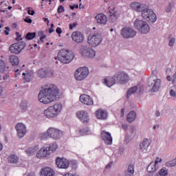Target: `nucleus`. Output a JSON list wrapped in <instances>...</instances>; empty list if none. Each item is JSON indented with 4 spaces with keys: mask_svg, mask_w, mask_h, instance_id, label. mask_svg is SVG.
<instances>
[{
    "mask_svg": "<svg viewBox=\"0 0 176 176\" xmlns=\"http://www.w3.org/2000/svg\"><path fill=\"white\" fill-rule=\"evenodd\" d=\"M138 91V87L133 86L131 88H129L126 92V98H130L133 94H135L137 91Z\"/></svg>",
    "mask_w": 176,
    "mask_h": 176,
    "instance_id": "nucleus-29",
    "label": "nucleus"
},
{
    "mask_svg": "<svg viewBox=\"0 0 176 176\" xmlns=\"http://www.w3.org/2000/svg\"><path fill=\"white\" fill-rule=\"evenodd\" d=\"M120 116H121V118H124V109H122Z\"/></svg>",
    "mask_w": 176,
    "mask_h": 176,
    "instance_id": "nucleus-59",
    "label": "nucleus"
},
{
    "mask_svg": "<svg viewBox=\"0 0 176 176\" xmlns=\"http://www.w3.org/2000/svg\"><path fill=\"white\" fill-rule=\"evenodd\" d=\"M16 41H23V38H21V34H19V32H16Z\"/></svg>",
    "mask_w": 176,
    "mask_h": 176,
    "instance_id": "nucleus-51",
    "label": "nucleus"
},
{
    "mask_svg": "<svg viewBox=\"0 0 176 176\" xmlns=\"http://www.w3.org/2000/svg\"><path fill=\"white\" fill-rule=\"evenodd\" d=\"M12 28H17V23H12Z\"/></svg>",
    "mask_w": 176,
    "mask_h": 176,
    "instance_id": "nucleus-63",
    "label": "nucleus"
},
{
    "mask_svg": "<svg viewBox=\"0 0 176 176\" xmlns=\"http://www.w3.org/2000/svg\"><path fill=\"white\" fill-rule=\"evenodd\" d=\"M89 131L90 130L89 129V128H87V129L80 130V133L82 135H85V134H87V133H89Z\"/></svg>",
    "mask_w": 176,
    "mask_h": 176,
    "instance_id": "nucleus-41",
    "label": "nucleus"
},
{
    "mask_svg": "<svg viewBox=\"0 0 176 176\" xmlns=\"http://www.w3.org/2000/svg\"><path fill=\"white\" fill-rule=\"evenodd\" d=\"M38 149H39V148L38 147V146H35L34 147H29V148H26L25 153L29 156H32V155H35V153Z\"/></svg>",
    "mask_w": 176,
    "mask_h": 176,
    "instance_id": "nucleus-30",
    "label": "nucleus"
},
{
    "mask_svg": "<svg viewBox=\"0 0 176 176\" xmlns=\"http://www.w3.org/2000/svg\"><path fill=\"white\" fill-rule=\"evenodd\" d=\"M15 129L17 132V137L19 138H23L25 135V133H27V129H25V125L23 123H18Z\"/></svg>",
    "mask_w": 176,
    "mask_h": 176,
    "instance_id": "nucleus-17",
    "label": "nucleus"
},
{
    "mask_svg": "<svg viewBox=\"0 0 176 176\" xmlns=\"http://www.w3.org/2000/svg\"><path fill=\"white\" fill-rule=\"evenodd\" d=\"M175 5V3L174 2V1H170L168 3V4L166 6L165 12L166 13H170L171 9H173V8H174Z\"/></svg>",
    "mask_w": 176,
    "mask_h": 176,
    "instance_id": "nucleus-34",
    "label": "nucleus"
},
{
    "mask_svg": "<svg viewBox=\"0 0 176 176\" xmlns=\"http://www.w3.org/2000/svg\"><path fill=\"white\" fill-rule=\"evenodd\" d=\"M76 116L80 119V120H81V122H82V123H89V120H90V118H89V114L85 111H78Z\"/></svg>",
    "mask_w": 176,
    "mask_h": 176,
    "instance_id": "nucleus-23",
    "label": "nucleus"
},
{
    "mask_svg": "<svg viewBox=\"0 0 176 176\" xmlns=\"http://www.w3.org/2000/svg\"><path fill=\"white\" fill-rule=\"evenodd\" d=\"M21 108L23 111H25L27 109V102H21Z\"/></svg>",
    "mask_w": 176,
    "mask_h": 176,
    "instance_id": "nucleus-47",
    "label": "nucleus"
},
{
    "mask_svg": "<svg viewBox=\"0 0 176 176\" xmlns=\"http://www.w3.org/2000/svg\"><path fill=\"white\" fill-rule=\"evenodd\" d=\"M137 118V113L135 111H131L127 115L126 120L129 123H133L135 120V118Z\"/></svg>",
    "mask_w": 176,
    "mask_h": 176,
    "instance_id": "nucleus-28",
    "label": "nucleus"
},
{
    "mask_svg": "<svg viewBox=\"0 0 176 176\" xmlns=\"http://www.w3.org/2000/svg\"><path fill=\"white\" fill-rule=\"evenodd\" d=\"M25 23H28V24H31L32 23V19H30L29 17H26L24 19Z\"/></svg>",
    "mask_w": 176,
    "mask_h": 176,
    "instance_id": "nucleus-52",
    "label": "nucleus"
},
{
    "mask_svg": "<svg viewBox=\"0 0 176 176\" xmlns=\"http://www.w3.org/2000/svg\"><path fill=\"white\" fill-rule=\"evenodd\" d=\"M74 57H75L74 52L69 50H60L58 53V60L63 64L71 63L74 60Z\"/></svg>",
    "mask_w": 176,
    "mask_h": 176,
    "instance_id": "nucleus-3",
    "label": "nucleus"
},
{
    "mask_svg": "<svg viewBox=\"0 0 176 176\" xmlns=\"http://www.w3.org/2000/svg\"><path fill=\"white\" fill-rule=\"evenodd\" d=\"M149 6L146 4H141L140 3H131V8L137 10V12H142V13L145 11L146 9H148Z\"/></svg>",
    "mask_w": 176,
    "mask_h": 176,
    "instance_id": "nucleus-22",
    "label": "nucleus"
},
{
    "mask_svg": "<svg viewBox=\"0 0 176 176\" xmlns=\"http://www.w3.org/2000/svg\"><path fill=\"white\" fill-rule=\"evenodd\" d=\"M167 174V170L164 168H162L160 170V175L161 176H166Z\"/></svg>",
    "mask_w": 176,
    "mask_h": 176,
    "instance_id": "nucleus-43",
    "label": "nucleus"
},
{
    "mask_svg": "<svg viewBox=\"0 0 176 176\" xmlns=\"http://www.w3.org/2000/svg\"><path fill=\"white\" fill-rule=\"evenodd\" d=\"M63 12H65V9L64 8V6H60L58 8V13H63Z\"/></svg>",
    "mask_w": 176,
    "mask_h": 176,
    "instance_id": "nucleus-45",
    "label": "nucleus"
},
{
    "mask_svg": "<svg viewBox=\"0 0 176 176\" xmlns=\"http://www.w3.org/2000/svg\"><path fill=\"white\" fill-rule=\"evenodd\" d=\"M156 170V164L153 162H151L147 167V171L148 173H155Z\"/></svg>",
    "mask_w": 176,
    "mask_h": 176,
    "instance_id": "nucleus-35",
    "label": "nucleus"
},
{
    "mask_svg": "<svg viewBox=\"0 0 176 176\" xmlns=\"http://www.w3.org/2000/svg\"><path fill=\"white\" fill-rule=\"evenodd\" d=\"M133 138H133V136H131V135L126 136L125 142L126 144H129V142H130V141H131L133 140Z\"/></svg>",
    "mask_w": 176,
    "mask_h": 176,
    "instance_id": "nucleus-46",
    "label": "nucleus"
},
{
    "mask_svg": "<svg viewBox=\"0 0 176 176\" xmlns=\"http://www.w3.org/2000/svg\"><path fill=\"white\" fill-rule=\"evenodd\" d=\"M148 87L151 89V91L152 93H155L156 91H159V89H160V86L162 85V80L160 79H152L150 78L148 80Z\"/></svg>",
    "mask_w": 176,
    "mask_h": 176,
    "instance_id": "nucleus-11",
    "label": "nucleus"
},
{
    "mask_svg": "<svg viewBox=\"0 0 176 176\" xmlns=\"http://www.w3.org/2000/svg\"><path fill=\"white\" fill-rule=\"evenodd\" d=\"M56 34H58V35L63 34V30H61L60 28H57L56 30Z\"/></svg>",
    "mask_w": 176,
    "mask_h": 176,
    "instance_id": "nucleus-54",
    "label": "nucleus"
},
{
    "mask_svg": "<svg viewBox=\"0 0 176 176\" xmlns=\"http://www.w3.org/2000/svg\"><path fill=\"white\" fill-rule=\"evenodd\" d=\"M101 138L107 145H112V136L109 132L102 131L101 133Z\"/></svg>",
    "mask_w": 176,
    "mask_h": 176,
    "instance_id": "nucleus-21",
    "label": "nucleus"
},
{
    "mask_svg": "<svg viewBox=\"0 0 176 176\" xmlns=\"http://www.w3.org/2000/svg\"><path fill=\"white\" fill-rule=\"evenodd\" d=\"M116 78L117 80V83H120V85H126V83L130 80L129 74L123 72L116 74Z\"/></svg>",
    "mask_w": 176,
    "mask_h": 176,
    "instance_id": "nucleus-13",
    "label": "nucleus"
},
{
    "mask_svg": "<svg viewBox=\"0 0 176 176\" xmlns=\"http://www.w3.org/2000/svg\"><path fill=\"white\" fill-rule=\"evenodd\" d=\"M78 25V23L76 22H74L73 23H70L69 24V30H73L74 28H75V27Z\"/></svg>",
    "mask_w": 176,
    "mask_h": 176,
    "instance_id": "nucleus-50",
    "label": "nucleus"
},
{
    "mask_svg": "<svg viewBox=\"0 0 176 176\" xmlns=\"http://www.w3.org/2000/svg\"><path fill=\"white\" fill-rule=\"evenodd\" d=\"M47 133L50 138L54 140H60V137L63 135V132L55 128H50L47 131Z\"/></svg>",
    "mask_w": 176,
    "mask_h": 176,
    "instance_id": "nucleus-14",
    "label": "nucleus"
},
{
    "mask_svg": "<svg viewBox=\"0 0 176 176\" xmlns=\"http://www.w3.org/2000/svg\"><path fill=\"white\" fill-rule=\"evenodd\" d=\"M140 149L143 153H148L151 151V142L145 138L140 144Z\"/></svg>",
    "mask_w": 176,
    "mask_h": 176,
    "instance_id": "nucleus-19",
    "label": "nucleus"
},
{
    "mask_svg": "<svg viewBox=\"0 0 176 176\" xmlns=\"http://www.w3.org/2000/svg\"><path fill=\"white\" fill-rule=\"evenodd\" d=\"M43 20L45 22L47 21V25H49V19L47 18H43Z\"/></svg>",
    "mask_w": 176,
    "mask_h": 176,
    "instance_id": "nucleus-61",
    "label": "nucleus"
},
{
    "mask_svg": "<svg viewBox=\"0 0 176 176\" xmlns=\"http://www.w3.org/2000/svg\"><path fill=\"white\" fill-rule=\"evenodd\" d=\"M134 27L140 34H149V31H151L148 23L142 20L136 19L134 22Z\"/></svg>",
    "mask_w": 176,
    "mask_h": 176,
    "instance_id": "nucleus-5",
    "label": "nucleus"
},
{
    "mask_svg": "<svg viewBox=\"0 0 176 176\" xmlns=\"http://www.w3.org/2000/svg\"><path fill=\"white\" fill-rule=\"evenodd\" d=\"M56 164L58 168H68L69 167V161L58 157L56 159Z\"/></svg>",
    "mask_w": 176,
    "mask_h": 176,
    "instance_id": "nucleus-16",
    "label": "nucleus"
},
{
    "mask_svg": "<svg viewBox=\"0 0 176 176\" xmlns=\"http://www.w3.org/2000/svg\"><path fill=\"white\" fill-rule=\"evenodd\" d=\"M135 133H136V131H135V127H134V126H131V137H132V138H135Z\"/></svg>",
    "mask_w": 176,
    "mask_h": 176,
    "instance_id": "nucleus-42",
    "label": "nucleus"
},
{
    "mask_svg": "<svg viewBox=\"0 0 176 176\" xmlns=\"http://www.w3.org/2000/svg\"><path fill=\"white\" fill-rule=\"evenodd\" d=\"M63 109V104L60 103L55 104L54 106L48 107L44 111V115L46 118L52 119V118H57Z\"/></svg>",
    "mask_w": 176,
    "mask_h": 176,
    "instance_id": "nucleus-2",
    "label": "nucleus"
},
{
    "mask_svg": "<svg viewBox=\"0 0 176 176\" xmlns=\"http://www.w3.org/2000/svg\"><path fill=\"white\" fill-rule=\"evenodd\" d=\"M31 8H28V14H30V16H34V14H35V11L34 10H30Z\"/></svg>",
    "mask_w": 176,
    "mask_h": 176,
    "instance_id": "nucleus-49",
    "label": "nucleus"
},
{
    "mask_svg": "<svg viewBox=\"0 0 176 176\" xmlns=\"http://www.w3.org/2000/svg\"><path fill=\"white\" fill-rule=\"evenodd\" d=\"M134 174L133 173H130V172H125V176H133Z\"/></svg>",
    "mask_w": 176,
    "mask_h": 176,
    "instance_id": "nucleus-58",
    "label": "nucleus"
},
{
    "mask_svg": "<svg viewBox=\"0 0 176 176\" xmlns=\"http://www.w3.org/2000/svg\"><path fill=\"white\" fill-rule=\"evenodd\" d=\"M41 140H47V137H49V134L47 133H41L40 135Z\"/></svg>",
    "mask_w": 176,
    "mask_h": 176,
    "instance_id": "nucleus-44",
    "label": "nucleus"
},
{
    "mask_svg": "<svg viewBox=\"0 0 176 176\" xmlns=\"http://www.w3.org/2000/svg\"><path fill=\"white\" fill-rule=\"evenodd\" d=\"M166 167H175L176 166V158L172 161L167 162L166 163Z\"/></svg>",
    "mask_w": 176,
    "mask_h": 176,
    "instance_id": "nucleus-39",
    "label": "nucleus"
},
{
    "mask_svg": "<svg viewBox=\"0 0 176 176\" xmlns=\"http://www.w3.org/2000/svg\"><path fill=\"white\" fill-rule=\"evenodd\" d=\"M116 82H118V80L116 79V76L111 78L109 80L107 78L104 79V85H106L107 87H111V86H113V85H115Z\"/></svg>",
    "mask_w": 176,
    "mask_h": 176,
    "instance_id": "nucleus-27",
    "label": "nucleus"
},
{
    "mask_svg": "<svg viewBox=\"0 0 176 176\" xmlns=\"http://www.w3.org/2000/svg\"><path fill=\"white\" fill-rule=\"evenodd\" d=\"M60 97L58 87L53 84H47L38 94V101L43 104H50L57 101Z\"/></svg>",
    "mask_w": 176,
    "mask_h": 176,
    "instance_id": "nucleus-1",
    "label": "nucleus"
},
{
    "mask_svg": "<svg viewBox=\"0 0 176 176\" xmlns=\"http://www.w3.org/2000/svg\"><path fill=\"white\" fill-rule=\"evenodd\" d=\"M72 38L74 42L76 43H82L85 41V36L79 31L74 32L72 34Z\"/></svg>",
    "mask_w": 176,
    "mask_h": 176,
    "instance_id": "nucleus-18",
    "label": "nucleus"
},
{
    "mask_svg": "<svg viewBox=\"0 0 176 176\" xmlns=\"http://www.w3.org/2000/svg\"><path fill=\"white\" fill-rule=\"evenodd\" d=\"M25 42L19 41L11 45L10 47V51L11 53H14V54H19L24 47H25Z\"/></svg>",
    "mask_w": 176,
    "mask_h": 176,
    "instance_id": "nucleus-10",
    "label": "nucleus"
},
{
    "mask_svg": "<svg viewBox=\"0 0 176 176\" xmlns=\"http://www.w3.org/2000/svg\"><path fill=\"white\" fill-rule=\"evenodd\" d=\"M38 35L40 36V38L42 36H46V35H45V33H43V31H39L38 32Z\"/></svg>",
    "mask_w": 176,
    "mask_h": 176,
    "instance_id": "nucleus-56",
    "label": "nucleus"
},
{
    "mask_svg": "<svg viewBox=\"0 0 176 176\" xmlns=\"http://www.w3.org/2000/svg\"><path fill=\"white\" fill-rule=\"evenodd\" d=\"M95 19L98 24H102L103 25H105L107 24V21H108L107 16L102 13L97 14L95 16Z\"/></svg>",
    "mask_w": 176,
    "mask_h": 176,
    "instance_id": "nucleus-24",
    "label": "nucleus"
},
{
    "mask_svg": "<svg viewBox=\"0 0 176 176\" xmlns=\"http://www.w3.org/2000/svg\"><path fill=\"white\" fill-rule=\"evenodd\" d=\"M80 101L82 102V104H84L85 105H93L94 104V102H93V99L90 96L87 94H82L80 96Z\"/></svg>",
    "mask_w": 176,
    "mask_h": 176,
    "instance_id": "nucleus-20",
    "label": "nucleus"
},
{
    "mask_svg": "<svg viewBox=\"0 0 176 176\" xmlns=\"http://www.w3.org/2000/svg\"><path fill=\"white\" fill-rule=\"evenodd\" d=\"M126 173H132V174H134V165L130 164L128 166V169L126 170Z\"/></svg>",
    "mask_w": 176,
    "mask_h": 176,
    "instance_id": "nucleus-40",
    "label": "nucleus"
},
{
    "mask_svg": "<svg viewBox=\"0 0 176 176\" xmlns=\"http://www.w3.org/2000/svg\"><path fill=\"white\" fill-rule=\"evenodd\" d=\"M109 16L113 21H116V20H118V12H116L115 9L109 11Z\"/></svg>",
    "mask_w": 176,
    "mask_h": 176,
    "instance_id": "nucleus-33",
    "label": "nucleus"
},
{
    "mask_svg": "<svg viewBox=\"0 0 176 176\" xmlns=\"http://www.w3.org/2000/svg\"><path fill=\"white\" fill-rule=\"evenodd\" d=\"M175 43V38L173 37L169 40V46H174Z\"/></svg>",
    "mask_w": 176,
    "mask_h": 176,
    "instance_id": "nucleus-48",
    "label": "nucleus"
},
{
    "mask_svg": "<svg viewBox=\"0 0 176 176\" xmlns=\"http://www.w3.org/2000/svg\"><path fill=\"white\" fill-rule=\"evenodd\" d=\"M96 117L98 119H107V118L108 117V113H107V111H103L102 109H98V111H96Z\"/></svg>",
    "mask_w": 176,
    "mask_h": 176,
    "instance_id": "nucleus-26",
    "label": "nucleus"
},
{
    "mask_svg": "<svg viewBox=\"0 0 176 176\" xmlns=\"http://www.w3.org/2000/svg\"><path fill=\"white\" fill-rule=\"evenodd\" d=\"M5 71H6V65H5V62L0 60V72L3 73Z\"/></svg>",
    "mask_w": 176,
    "mask_h": 176,
    "instance_id": "nucleus-38",
    "label": "nucleus"
},
{
    "mask_svg": "<svg viewBox=\"0 0 176 176\" xmlns=\"http://www.w3.org/2000/svg\"><path fill=\"white\" fill-rule=\"evenodd\" d=\"M48 32H49V34H52V32H54V29H53V28H50L48 30Z\"/></svg>",
    "mask_w": 176,
    "mask_h": 176,
    "instance_id": "nucleus-60",
    "label": "nucleus"
},
{
    "mask_svg": "<svg viewBox=\"0 0 176 176\" xmlns=\"http://www.w3.org/2000/svg\"><path fill=\"white\" fill-rule=\"evenodd\" d=\"M170 96L173 98V100H176V85H174L170 89Z\"/></svg>",
    "mask_w": 176,
    "mask_h": 176,
    "instance_id": "nucleus-37",
    "label": "nucleus"
},
{
    "mask_svg": "<svg viewBox=\"0 0 176 176\" xmlns=\"http://www.w3.org/2000/svg\"><path fill=\"white\" fill-rule=\"evenodd\" d=\"M155 116H157V118H159V116H160V111H155Z\"/></svg>",
    "mask_w": 176,
    "mask_h": 176,
    "instance_id": "nucleus-62",
    "label": "nucleus"
},
{
    "mask_svg": "<svg viewBox=\"0 0 176 176\" xmlns=\"http://www.w3.org/2000/svg\"><path fill=\"white\" fill-rule=\"evenodd\" d=\"M142 17L146 20V21H150L151 23H155L156 20H157V17L156 16V14L153 12V10L149 7H147L143 12H142Z\"/></svg>",
    "mask_w": 176,
    "mask_h": 176,
    "instance_id": "nucleus-6",
    "label": "nucleus"
},
{
    "mask_svg": "<svg viewBox=\"0 0 176 176\" xmlns=\"http://www.w3.org/2000/svg\"><path fill=\"white\" fill-rule=\"evenodd\" d=\"M88 75L89 68L87 67H80L74 73L75 78L77 80H83V79L87 78Z\"/></svg>",
    "mask_w": 176,
    "mask_h": 176,
    "instance_id": "nucleus-8",
    "label": "nucleus"
},
{
    "mask_svg": "<svg viewBox=\"0 0 176 176\" xmlns=\"http://www.w3.org/2000/svg\"><path fill=\"white\" fill-rule=\"evenodd\" d=\"M80 53L83 57H87L88 58H94L96 57V51L87 46H82Z\"/></svg>",
    "mask_w": 176,
    "mask_h": 176,
    "instance_id": "nucleus-9",
    "label": "nucleus"
},
{
    "mask_svg": "<svg viewBox=\"0 0 176 176\" xmlns=\"http://www.w3.org/2000/svg\"><path fill=\"white\" fill-rule=\"evenodd\" d=\"M101 42H102V38H101V35L98 33H95L88 37V45L91 46V47H97Z\"/></svg>",
    "mask_w": 176,
    "mask_h": 176,
    "instance_id": "nucleus-7",
    "label": "nucleus"
},
{
    "mask_svg": "<svg viewBox=\"0 0 176 176\" xmlns=\"http://www.w3.org/2000/svg\"><path fill=\"white\" fill-rule=\"evenodd\" d=\"M162 162V159H160V158H159V157H157L156 159H155V163H154V164H157L159 162Z\"/></svg>",
    "mask_w": 176,
    "mask_h": 176,
    "instance_id": "nucleus-57",
    "label": "nucleus"
},
{
    "mask_svg": "<svg viewBox=\"0 0 176 176\" xmlns=\"http://www.w3.org/2000/svg\"><path fill=\"white\" fill-rule=\"evenodd\" d=\"M9 60L10 63H11L12 65H13L14 67H16V65H19V57H17L16 56H10Z\"/></svg>",
    "mask_w": 176,
    "mask_h": 176,
    "instance_id": "nucleus-32",
    "label": "nucleus"
},
{
    "mask_svg": "<svg viewBox=\"0 0 176 176\" xmlns=\"http://www.w3.org/2000/svg\"><path fill=\"white\" fill-rule=\"evenodd\" d=\"M27 176H35V174H34V173H30Z\"/></svg>",
    "mask_w": 176,
    "mask_h": 176,
    "instance_id": "nucleus-64",
    "label": "nucleus"
},
{
    "mask_svg": "<svg viewBox=\"0 0 176 176\" xmlns=\"http://www.w3.org/2000/svg\"><path fill=\"white\" fill-rule=\"evenodd\" d=\"M8 162L12 164H16L19 162V157L16 154H13L12 155H10L8 157Z\"/></svg>",
    "mask_w": 176,
    "mask_h": 176,
    "instance_id": "nucleus-31",
    "label": "nucleus"
},
{
    "mask_svg": "<svg viewBox=\"0 0 176 176\" xmlns=\"http://www.w3.org/2000/svg\"><path fill=\"white\" fill-rule=\"evenodd\" d=\"M35 36H36V32H28L25 35V39L27 41H31L32 39H34V38H35Z\"/></svg>",
    "mask_w": 176,
    "mask_h": 176,
    "instance_id": "nucleus-36",
    "label": "nucleus"
},
{
    "mask_svg": "<svg viewBox=\"0 0 176 176\" xmlns=\"http://www.w3.org/2000/svg\"><path fill=\"white\" fill-rule=\"evenodd\" d=\"M57 148H58V146L56 143L50 144L48 146H44L38 151L36 157H38V159H41V157H47V156H50Z\"/></svg>",
    "mask_w": 176,
    "mask_h": 176,
    "instance_id": "nucleus-4",
    "label": "nucleus"
},
{
    "mask_svg": "<svg viewBox=\"0 0 176 176\" xmlns=\"http://www.w3.org/2000/svg\"><path fill=\"white\" fill-rule=\"evenodd\" d=\"M41 173L43 176H54V171L50 168H42Z\"/></svg>",
    "mask_w": 176,
    "mask_h": 176,
    "instance_id": "nucleus-25",
    "label": "nucleus"
},
{
    "mask_svg": "<svg viewBox=\"0 0 176 176\" xmlns=\"http://www.w3.org/2000/svg\"><path fill=\"white\" fill-rule=\"evenodd\" d=\"M5 31H4V34L5 35H9V31H10V28L9 27H6L5 28Z\"/></svg>",
    "mask_w": 176,
    "mask_h": 176,
    "instance_id": "nucleus-53",
    "label": "nucleus"
},
{
    "mask_svg": "<svg viewBox=\"0 0 176 176\" xmlns=\"http://www.w3.org/2000/svg\"><path fill=\"white\" fill-rule=\"evenodd\" d=\"M122 127L123 130H124L126 131V130H128V129H129V125H127L126 124H123L122 125Z\"/></svg>",
    "mask_w": 176,
    "mask_h": 176,
    "instance_id": "nucleus-55",
    "label": "nucleus"
},
{
    "mask_svg": "<svg viewBox=\"0 0 176 176\" xmlns=\"http://www.w3.org/2000/svg\"><path fill=\"white\" fill-rule=\"evenodd\" d=\"M54 72L52 69H40L37 71V76L41 78V79H45V78H50L54 75Z\"/></svg>",
    "mask_w": 176,
    "mask_h": 176,
    "instance_id": "nucleus-15",
    "label": "nucleus"
},
{
    "mask_svg": "<svg viewBox=\"0 0 176 176\" xmlns=\"http://www.w3.org/2000/svg\"><path fill=\"white\" fill-rule=\"evenodd\" d=\"M135 35H137V32L131 28H124L121 30V36L125 39L134 38Z\"/></svg>",
    "mask_w": 176,
    "mask_h": 176,
    "instance_id": "nucleus-12",
    "label": "nucleus"
}]
</instances>
